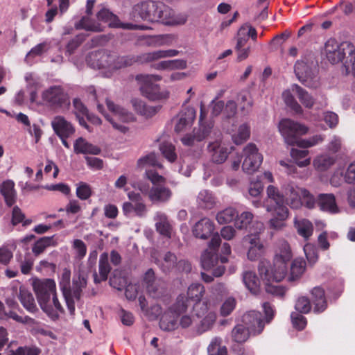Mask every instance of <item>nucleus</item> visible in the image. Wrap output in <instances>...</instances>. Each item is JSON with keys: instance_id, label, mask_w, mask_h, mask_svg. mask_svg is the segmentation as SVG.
Segmentation results:
<instances>
[{"instance_id": "obj_21", "label": "nucleus", "mask_w": 355, "mask_h": 355, "mask_svg": "<svg viewBox=\"0 0 355 355\" xmlns=\"http://www.w3.org/2000/svg\"><path fill=\"white\" fill-rule=\"evenodd\" d=\"M156 9L155 1H144L134 6L132 12V17L134 20L139 19L147 20L152 21L151 16Z\"/></svg>"}, {"instance_id": "obj_29", "label": "nucleus", "mask_w": 355, "mask_h": 355, "mask_svg": "<svg viewBox=\"0 0 355 355\" xmlns=\"http://www.w3.org/2000/svg\"><path fill=\"white\" fill-rule=\"evenodd\" d=\"M171 196V189L160 185L153 187L148 193V198L153 203L166 202Z\"/></svg>"}, {"instance_id": "obj_58", "label": "nucleus", "mask_w": 355, "mask_h": 355, "mask_svg": "<svg viewBox=\"0 0 355 355\" xmlns=\"http://www.w3.org/2000/svg\"><path fill=\"white\" fill-rule=\"evenodd\" d=\"M342 72L346 75L355 76V46L354 51L347 53L343 61Z\"/></svg>"}, {"instance_id": "obj_45", "label": "nucleus", "mask_w": 355, "mask_h": 355, "mask_svg": "<svg viewBox=\"0 0 355 355\" xmlns=\"http://www.w3.org/2000/svg\"><path fill=\"white\" fill-rule=\"evenodd\" d=\"M291 89L304 106L307 108H311L313 106L314 98L305 89L296 84L291 85Z\"/></svg>"}, {"instance_id": "obj_38", "label": "nucleus", "mask_w": 355, "mask_h": 355, "mask_svg": "<svg viewBox=\"0 0 355 355\" xmlns=\"http://www.w3.org/2000/svg\"><path fill=\"white\" fill-rule=\"evenodd\" d=\"M243 282L252 294H257L260 291V281L253 271L246 270L242 275Z\"/></svg>"}, {"instance_id": "obj_37", "label": "nucleus", "mask_w": 355, "mask_h": 355, "mask_svg": "<svg viewBox=\"0 0 355 355\" xmlns=\"http://www.w3.org/2000/svg\"><path fill=\"white\" fill-rule=\"evenodd\" d=\"M0 192L3 196L6 205L11 207L16 200L15 183L11 180H7L1 184Z\"/></svg>"}, {"instance_id": "obj_12", "label": "nucleus", "mask_w": 355, "mask_h": 355, "mask_svg": "<svg viewBox=\"0 0 355 355\" xmlns=\"http://www.w3.org/2000/svg\"><path fill=\"white\" fill-rule=\"evenodd\" d=\"M33 288L38 304L44 307L48 297L57 293L55 282L51 279H35Z\"/></svg>"}, {"instance_id": "obj_19", "label": "nucleus", "mask_w": 355, "mask_h": 355, "mask_svg": "<svg viewBox=\"0 0 355 355\" xmlns=\"http://www.w3.org/2000/svg\"><path fill=\"white\" fill-rule=\"evenodd\" d=\"M303 189L292 182L282 186V192L284 196L285 202L291 209H298L302 206L301 195Z\"/></svg>"}, {"instance_id": "obj_16", "label": "nucleus", "mask_w": 355, "mask_h": 355, "mask_svg": "<svg viewBox=\"0 0 355 355\" xmlns=\"http://www.w3.org/2000/svg\"><path fill=\"white\" fill-rule=\"evenodd\" d=\"M205 114L202 108L200 109V124L198 128H195L192 133L187 134L182 139V143L185 146H194L197 143L205 139L211 132L212 124H205L202 122Z\"/></svg>"}, {"instance_id": "obj_8", "label": "nucleus", "mask_w": 355, "mask_h": 355, "mask_svg": "<svg viewBox=\"0 0 355 355\" xmlns=\"http://www.w3.org/2000/svg\"><path fill=\"white\" fill-rule=\"evenodd\" d=\"M279 131L287 144H292L295 137L306 135L308 128L289 119H282L278 125Z\"/></svg>"}, {"instance_id": "obj_59", "label": "nucleus", "mask_w": 355, "mask_h": 355, "mask_svg": "<svg viewBox=\"0 0 355 355\" xmlns=\"http://www.w3.org/2000/svg\"><path fill=\"white\" fill-rule=\"evenodd\" d=\"M251 331L243 324H237L232 331L233 340L236 343H243L248 340Z\"/></svg>"}, {"instance_id": "obj_9", "label": "nucleus", "mask_w": 355, "mask_h": 355, "mask_svg": "<svg viewBox=\"0 0 355 355\" xmlns=\"http://www.w3.org/2000/svg\"><path fill=\"white\" fill-rule=\"evenodd\" d=\"M243 162L242 169L251 174L257 171L263 162V156L253 143L248 144L243 150Z\"/></svg>"}, {"instance_id": "obj_50", "label": "nucleus", "mask_w": 355, "mask_h": 355, "mask_svg": "<svg viewBox=\"0 0 355 355\" xmlns=\"http://www.w3.org/2000/svg\"><path fill=\"white\" fill-rule=\"evenodd\" d=\"M250 128L248 123H243L239 125L237 131L232 134V138L234 144L239 145L250 138Z\"/></svg>"}, {"instance_id": "obj_25", "label": "nucleus", "mask_w": 355, "mask_h": 355, "mask_svg": "<svg viewBox=\"0 0 355 355\" xmlns=\"http://www.w3.org/2000/svg\"><path fill=\"white\" fill-rule=\"evenodd\" d=\"M41 309L53 320L59 318L60 314L64 312V308L59 302L57 293L48 297L45 307L39 304Z\"/></svg>"}, {"instance_id": "obj_33", "label": "nucleus", "mask_w": 355, "mask_h": 355, "mask_svg": "<svg viewBox=\"0 0 355 355\" xmlns=\"http://www.w3.org/2000/svg\"><path fill=\"white\" fill-rule=\"evenodd\" d=\"M73 150L76 154L98 155L101 148L87 141L83 137L76 139L73 144Z\"/></svg>"}, {"instance_id": "obj_1", "label": "nucleus", "mask_w": 355, "mask_h": 355, "mask_svg": "<svg viewBox=\"0 0 355 355\" xmlns=\"http://www.w3.org/2000/svg\"><path fill=\"white\" fill-rule=\"evenodd\" d=\"M292 258L288 243L285 240L279 241L274 263L272 265L266 259L259 261L258 270L261 278L266 281L281 282L286 275V263Z\"/></svg>"}, {"instance_id": "obj_41", "label": "nucleus", "mask_w": 355, "mask_h": 355, "mask_svg": "<svg viewBox=\"0 0 355 355\" xmlns=\"http://www.w3.org/2000/svg\"><path fill=\"white\" fill-rule=\"evenodd\" d=\"M216 320V315L214 312H209L203 318L200 320L194 327V332L197 335H200L209 331Z\"/></svg>"}, {"instance_id": "obj_44", "label": "nucleus", "mask_w": 355, "mask_h": 355, "mask_svg": "<svg viewBox=\"0 0 355 355\" xmlns=\"http://www.w3.org/2000/svg\"><path fill=\"white\" fill-rule=\"evenodd\" d=\"M306 263L302 258L293 260L291 266V272L288 279L289 282H295L300 279L305 271Z\"/></svg>"}, {"instance_id": "obj_18", "label": "nucleus", "mask_w": 355, "mask_h": 355, "mask_svg": "<svg viewBox=\"0 0 355 355\" xmlns=\"http://www.w3.org/2000/svg\"><path fill=\"white\" fill-rule=\"evenodd\" d=\"M98 21L107 23L109 26L113 28H121L123 29H147L145 26H139L130 23H121L118 17L114 15L108 9L105 8H101L96 14Z\"/></svg>"}, {"instance_id": "obj_11", "label": "nucleus", "mask_w": 355, "mask_h": 355, "mask_svg": "<svg viewBox=\"0 0 355 355\" xmlns=\"http://www.w3.org/2000/svg\"><path fill=\"white\" fill-rule=\"evenodd\" d=\"M295 73L297 79L307 87H312V80L316 71V63L312 58H305L297 61L295 64Z\"/></svg>"}, {"instance_id": "obj_48", "label": "nucleus", "mask_w": 355, "mask_h": 355, "mask_svg": "<svg viewBox=\"0 0 355 355\" xmlns=\"http://www.w3.org/2000/svg\"><path fill=\"white\" fill-rule=\"evenodd\" d=\"M137 80L140 84V91L144 92L151 89L153 86H158L155 84L162 80V76L157 74L139 75L137 76Z\"/></svg>"}, {"instance_id": "obj_60", "label": "nucleus", "mask_w": 355, "mask_h": 355, "mask_svg": "<svg viewBox=\"0 0 355 355\" xmlns=\"http://www.w3.org/2000/svg\"><path fill=\"white\" fill-rule=\"evenodd\" d=\"M253 218V214L248 211H243L240 215L237 214L234 221V226L239 230L246 229Z\"/></svg>"}, {"instance_id": "obj_62", "label": "nucleus", "mask_w": 355, "mask_h": 355, "mask_svg": "<svg viewBox=\"0 0 355 355\" xmlns=\"http://www.w3.org/2000/svg\"><path fill=\"white\" fill-rule=\"evenodd\" d=\"M71 279V271L68 268H64L62 271L61 276L60 277L59 286L62 293L64 297H65L67 292H69Z\"/></svg>"}, {"instance_id": "obj_20", "label": "nucleus", "mask_w": 355, "mask_h": 355, "mask_svg": "<svg viewBox=\"0 0 355 355\" xmlns=\"http://www.w3.org/2000/svg\"><path fill=\"white\" fill-rule=\"evenodd\" d=\"M196 112L192 107H186L174 118V130L180 133L189 128L195 119Z\"/></svg>"}, {"instance_id": "obj_51", "label": "nucleus", "mask_w": 355, "mask_h": 355, "mask_svg": "<svg viewBox=\"0 0 355 355\" xmlns=\"http://www.w3.org/2000/svg\"><path fill=\"white\" fill-rule=\"evenodd\" d=\"M76 29H85L89 31L101 32L103 28L99 22L93 21L88 17H84L81 20L75 24Z\"/></svg>"}, {"instance_id": "obj_46", "label": "nucleus", "mask_w": 355, "mask_h": 355, "mask_svg": "<svg viewBox=\"0 0 355 355\" xmlns=\"http://www.w3.org/2000/svg\"><path fill=\"white\" fill-rule=\"evenodd\" d=\"M290 153L295 163L299 167H306L311 164V158L308 157L309 150L292 148Z\"/></svg>"}, {"instance_id": "obj_53", "label": "nucleus", "mask_w": 355, "mask_h": 355, "mask_svg": "<svg viewBox=\"0 0 355 355\" xmlns=\"http://www.w3.org/2000/svg\"><path fill=\"white\" fill-rule=\"evenodd\" d=\"M209 355H227L225 346L222 345V339L218 337L214 338L207 347Z\"/></svg>"}, {"instance_id": "obj_3", "label": "nucleus", "mask_w": 355, "mask_h": 355, "mask_svg": "<svg viewBox=\"0 0 355 355\" xmlns=\"http://www.w3.org/2000/svg\"><path fill=\"white\" fill-rule=\"evenodd\" d=\"M254 225L256 232L247 234L241 240V244L247 249V257L250 261H256L266 253V247L259 236L264 230V225L257 221Z\"/></svg>"}, {"instance_id": "obj_30", "label": "nucleus", "mask_w": 355, "mask_h": 355, "mask_svg": "<svg viewBox=\"0 0 355 355\" xmlns=\"http://www.w3.org/2000/svg\"><path fill=\"white\" fill-rule=\"evenodd\" d=\"M190 308L192 310L191 301L187 298V297H186L184 294H181L178 295L175 302L164 314H171L180 316L181 315L187 313Z\"/></svg>"}, {"instance_id": "obj_7", "label": "nucleus", "mask_w": 355, "mask_h": 355, "mask_svg": "<svg viewBox=\"0 0 355 355\" xmlns=\"http://www.w3.org/2000/svg\"><path fill=\"white\" fill-rule=\"evenodd\" d=\"M191 314L184 313L180 316L171 314H164L159 322V327L164 331H173L180 327L186 329L191 327L196 320V318H198L195 312L192 310Z\"/></svg>"}, {"instance_id": "obj_56", "label": "nucleus", "mask_w": 355, "mask_h": 355, "mask_svg": "<svg viewBox=\"0 0 355 355\" xmlns=\"http://www.w3.org/2000/svg\"><path fill=\"white\" fill-rule=\"evenodd\" d=\"M159 150L169 162H174L177 159L178 155L175 152V147L171 142L164 141L161 143Z\"/></svg>"}, {"instance_id": "obj_13", "label": "nucleus", "mask_w": 355, "mask_h": 355, "mask_svg": "<svg viewBox=\"0 0 355 355\" xmlns=\"http://www.w3.org/2000/svg\"><path fill=\"white\" fill-rule=\"evenodd\" d=\"M151 18L152 21H158L166 25L183 24L186 21L184 17H176L173 10L159 1L156 2V9Z\"/></svg>"}, {"instance_id": "obj_14", "label": "nucleus", "mask_w": 355, "mask_h": 355, "mask_svg": "<svg viewBox=\"0 0 355 355\" xmlns=\"http://www.w3.org/2000/svg\"><path fill=\"white\" fill-rule=\"evenodd\" d=\"M204 293V286L200 284L195 283L189 286L187 295H185L191 302H193L192 310L198 318L203 316L207 311V305L200 302Z\"/></svg>"}, {"instance_id": "obj_43", "label": "nucleus", "mask_w": 355, "mask_h": 355, "mask_svg": "<svg viewBox=\"0 0 355 355\" xmlns=\"http://www.w3.org/2000/svg\"><path fill=\"white\" fill-rule=\"evenodd\" d=\"M295 227L299 235L304 239L308 240L313 234V225L311 221L307 219H295Z\"/></svg>"}, {"instance_id": "obj_17", "label": "nucleus", "mask_w": 355, "mask_h": 355, "mask_svg": "<svg viewBox=\"0 0 355 355\" xmlns=\"http://www.w3.org/2000/svg\"><path fill=\"white\" fill-rule=\"evenodd\" d=\"M128 197L130 202H125L123 204L122 210L124 215L127 216L132 215H135L138 217L145 216L147 208L142 200L140 193L130 191L128 193Z\"/></svg>"}, {"instance_id": "obj_23", "label": "nucleus", "mask_w": 355, "mask_h": 355, "mask_svg": "<svg viewBox=\"0 0 355 355\" xmlns=\"http://www.w3.org/2000/svg\"><path fill=\"white\" fill-rule=\"evenodd\" d=\"M51 127L58 137H71L75 133V128L62 116H55L51 122Z\"/></svg>"}, {"instance_id": "obj_6", "label": "nucleus", "mask_w": 355, "mask_h": 355, "mask_svg": "<svg viewBox=\"0 0 355 355\" xmlns=\"http://www.w3.org/2000/svg\"><path fill=\"white\" fill-rule=\"evenodd\" d=\"M106 104L108 110L113 114L112 117L105 116L106 119L112 123L114 128L123 133L126 132L128 128L120 123H117L116 121H119L122 123L134 121L135 118L133 114L110 100H106Z\"/></svg>"}, {"instance_id": "obj_28", "label": "nucleus", "mask_w": 355, "mask_h": 355, "mask_svg": "<svg viewBox=\"0 0 355 355\" xmlns=\"http://www.w3.org/2000/svg\"><path fill=\"white\" fill-rule=\"evenodd\" d=\"M318 205L322 211L331 214L339 212L336 198L332 193H320L317 197Z\"/></svg>"}, {"instance_id": "obj_61", "label": "nucleus", "mask_w": 355, "mask_h": 355, "mask_svg": "<svg viewBox=\"0 0 355 355\" xmlns=\"http://www.w3.org/2000/svg\"><path fill=\"white\" fill-rule=\"evenodd\" d=\"M160 59H163L162 50H155L141 54L137 60L135 58V62L138 61L141 63H147L155 62Z\"/></svg>"}, {"instance_id": "obj_57", "label": "nucleus", "mask_w": 355, "mask_h": 355, "mask_svg": "<svg viewBox=\"0 0 355 355\" xmlns=\"http://www.w3.org/2000/svg\"><path fill=\"white\" fill-rule=\"evenodd\" d=\"M217 262L218 257L216 253L209 252L207 250L202 254L201 265L205 270H209L214 269Z\"/></svg>"}, {"instance_id": "obj_55", "label": "nucleus", "mask_w": 355, "mask_h": 355, "mask_svg": "<svg viewBox=\"0 0 355 355\" xmlns=\"http://www.w3.org/2000/svg\"><path fill=\"white\" fill-rule=\"evenodd\" d=\"M236 210L233 207H227L217 213L216 219L220 224L231 223L236 219Z\"/></svg>"}, {"instance_id": "obj_32", "label": "nucleus", "mask_w": 355, "mask_h": 355, "mask_svg": "<svg viewBox=\"0 0 355 355\" xmlns=\"http://www.w3.org/2000/svg\"><path fill=\"white\" fill-rule=\"evenodd\" d=\"M109 256L107 252L101 254L98 263V274L94 273V281L95 284L101 283L107 279L108 275L111 270V267L108 262Z\"/></svg>"}, {"instance_id": "obj_35", "label": "nucleus", "mask_w": 355, "mask_h": 355, "mask_svg": "<svg viewBox=\"0 0 355 355\" xmlns=\"http://www.w3.org/2000/svg\"><path fill=\"white\" fill-rule=\"evenodd\" d=\"M336 162V157L327 153L315 156L313 160V166L315 171L324 172L329 169Z\"/></svg>"}, {"instance_id": "obj_42", "label": "nucleus", "mask_w": 355, "mask_h": 355, "mask_svg": "<svg viewBox=\"0 0 355 355\" xmlns=\"http://www.w3.org/2000/svg\"><path fill=\"white\" fill-rule=\"evenodd\" d=\"M19 299L23 306L28 311L31 313H35L38 311L32 293L24 288H20Z\"/></svg>"}, {"instance_id": "obj_34", "label": "nucleus", "mask_w": 355, "mask_h": 355, "mask_svg": "<svg viewBox=\"0 0 355 355\" xmlns=\"http://www.w3.org/2000/svg\"><path fill=\"white\" fill-rule=\"evenodd\" d=\"M270 213L272 216L268 221L269 227L275 230H282L286 226L285 221L289 216L288 209L273 211Z\"/></svg>"}, {"instance_id": "obj_24", "label": "nucleus", "mask_w": 355, "mask_h": 355, "mask_svg": "<svg viewBox=\"0 0 355 355\" xmlns=\"http://www.w3.org/2000/svg\"><path fill=\"white\" fill-rule=\"evenodd\" d=\"M243 324L252 334H260L264 327L261 320V314L255 311H251L243 315Z\"/></svg>"}, {"instance_id": "obj_10", "label": "nucleus", "mask_w": 355, "mask_h": 355, "mask_svg": "<svg viewBox=\"0 0 355 355\" xmlns=\"http://www.w3.org/2000/svg\"><path fill=\"white\" fill-rule=\"evenodd\" d=\"M41 97L44 104L48 106L60 107L69 105V96L60 85H53L45 89L42 92Z\"/></svg>"}, {"instance_id": "obj_36", "label": "nucleus", "mask_w": 355, "mask_h": 355, "mask_svg": "<svg viewBox=\"0 0 355 355\" xmlns=\"http://www.w3.org/2000/svg\"><path fill=\"white\" fill-rule=\"evenodd\" d=\"M131 105L138 114L145 118H150L157 112L156 107L147 105L144 101L137 98L131 100Z\"/></svg>"}, {"instance_id": "obj_47", "label": "nucleus", "mask_w": 355, "mask_h": 355, "mask_svg": "<svg viewBox=\"0 0 355 355\" xmlns=\"http://www.w3.org/2000/svg\"><path fill=\"white\" fill-rule=\"evenodd\" d=\"M51 46L49 42L45 41L40 43L33 47L26 54L25 61L29 64H32L35 58L42 55L46 52Z\"/></svg>"}, {"instance_id": "obj_26", "label": "nucleus", "mask_w": 355, "mask_h": 355, "mask_svg": "<svg viewBox=\"0 0 355 355\" xmlns=\"http://www.w3.org/2000/svg\"><path fill=\"white\" fill-rule=\"evenodd\" d=\"M208 150L213 162L218 164L224 162L227 159L229 154L227 147L220 139L210 142L208 145Z\"/></svg>"}, {"instance_id": "obj_63", "label": "nucleus", "mask_w": 355, "mask_h": 355, "mask_svg": "<svg viewBox=\"0 0 355 355\" xmlns=\"http://www.w3.org/2000/svg\"><path fill=\"white\" fill-rule=\"evenodd\" d=\"M137 165L139 167L146 166H157L161 168L162 166L157 160V156L155 153H150L144 157H141L138 162Z\"/></svg>"}, {"instance_id": "obj_64", "label": "nucleus", "mask_w": 355, "mask_h": 355, "mask_svg": "<svg viewBox=\"0 0 355 355\" xmlns=\"http://www.w3.org/2000/svg\"><path fill=\"white\" fill-rule=\"evenodd\" d=\"M238 103L240 105L241 110L244 114L248 113L252 106V98L248 92L239 94L238 96Z\"/></svg>"}, {"instance_id": "obj_54", "label": "nucleus", "mask_w": 355, "mask_h": 355, "mask_svg": "<svg viewBox=\"0 0 355 355\" xmlns=\"http://www.w3.org/2000/svg\"><path fill=\"white\" fill-rule=\"evenodd\" d=\"M292 89H288L282 93V98L286 105L297 114H302L303 109L302 106L297 102L292 94Z\"/></svg>"}, {"instance_id": "obj_2", "label": "nucleus", "mask_w": 355, "mask_h": 355, "mask_svg": "<svg viewBox=\"0 0 355 355\" xmlns=\"http://www.w3.org/2000/svg\"><path fill=\"white\" fill-rule=\"evenodd\" d=\"M135 60L133 56H118L107 51H93L87 58V64L94 69H103L106 76L122 67L132 65Z\"/></svg>"}, {"instance_id": "obj_5", "label": "nucleus", "mask_w": 355, "mask_h": 355, "mask_svg": "<svg viewBox=\"0 0 355 355\" xmlns=\"http://www.w3.org/2000/svg\"><path fill=\"white\" fill-rule=\"evenodd\" d=\"M354 51V45L345 42H338L334 39L327 41L324 45V53L327 60L332 64L343 62L347 53Z\"/></svg>"}, {"instance_id": "obj_49", "label": "nucleus", "mask_w": 355, "mask_h": 355, "mask_svg": "<svg viewBox=\"0 0 355 355\" xmlns=\"http://www.w3.org/2000/svg\"><path fill=\"white\" fill-rule=\"evenodd\" d=\"M141 92L146 98L153 101L166 100L169 98L170 95V92L167 89L161 90L159 85L153 86L151 89Z\"/></svg>"}, {"instance_id": "obj_39", "label": "nucleus", "mask_w": 355, "mask_h": 355, "mask_svg": "<svg viewBox=\"0 0 355 355\" xmlns=\"http://www.w3.org/2000/svg\"><path fill=\"white\" fill-rule=\"evenodd\" d=\"M155 227L157 231L162 235L171 237V227L168 220L167 216L164 213L157 212L155 215Z\"/></svg>"}, {"instance_id": "obj_15", "label": "nucleus", "mask_w": 355, "mask_h": 355, "mask_svg": "<svg viewBox=\"0 0 355 355\" xmlns=\"http://www.w3.org/2000/svg\"><path fill=\"white\" fill-rule=\"evenodd\" d=\"M263 207L267 212L288 209L283 193L273 185H269L266 189V198L263 201Z\"/></svg>"}, {"instance_id": "obj_52", "label": "nucleus", "mask_w": 355, "mask_h": 355, "mask_svg": "<svg viewBox=\"0 0 355 355\" xmlns=\"http://www.w3.org/2000/svg\"><path fill=\"white\" fill-rule=\"evenodd\" d=\"M144 281L147 284V291L150 295L153 297H159L162 293V291L158 287L154 285L155 281V273L152 269H149L146 271L144 275Z\"/></svg>"}, {"instance_id": "obj_31", "label": "nucleus", "mask_w": 355, "mask_h": 355, "mask_svg": "<svg viewBox=\"0 0 355 355\" xmlns=\"http://www.w3.org/2000/svg\"><path fill=\"white\" fill-rule=\"evenodd\" d=\"M217 202L216 196L208 190L200 191L196 197L197 206L202 209H211L216 206Z\"/></svg>"}, {"instance_id": "obj_22", "label": "nucleus", "mask_w": 355, "mask_h": 355, "mask_svg": "<svg viewBox=\"0 0 355 355\" xmlns=\"http://www.w3.org/2000/svg\"><path fill=\"white\" fill-rule=\"evenodd\" d=\"M160 267L164 272L170 271L175 268L185 272L191 270V265L189 262L184 260L178 261L176 256L171 252H168L164 255Z\"/></svg>"}, {"instance_id": "obj_4", "label": "nucleus", "mask_w": 355, "mask_h": 355, "mask_svg": "<svg viewBox=\"0 0 355 355\" xmlns=\"http://www.w3.org/2000/svg\"><path fill=\"white\" fill-rule=\"evenodd\" d=\"M87 284V275L83 270L79 269L75 271L72 286L69 287V292H67L64 300L71 315L75 313L74 300H79L82 295V292L86 288Z\"/></svg>"}, {"instance_id": "obj_40", "label": "nucleus", "mask_w": 355, "mask_h": 355, "mask_svg": "<svg viewBox=\"0 0 355 355\" xmlns=\"http://www.w3.org/2000/svg\"><path fill=\"white\" fill-rule=\"evenodd\" d=\"M311 295L314 304L313 311L318 313L323 312L327 306L324 290L320 287H315L311 291Z\"/></svg>"}, {"instance_id": "obj_27", "label": "nucleus", "mask_w": 355, "mask_h": 355, "mask_svg": "<svg viewBox=\"0 0 355 355\" xmlns=\"http://www.w3.org/2000/svg\"><path fill=\"white\" fill-rule=\"evenodd\" d=\"M192 231L196 238L207 239L214 231V223L209 218L204 217L196 223Z\"/></svg>"}]
</instances>
